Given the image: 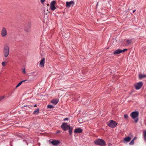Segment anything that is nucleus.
Masks as SVG:
<instances>
[{"label":"nucleus","instance_id":"e433bc0d","mask_svg":"<svg viewBox=\"0 0 146 146\" xmlns=\"http://www.w3.org/2000/svg\"><path fill=\"white\" fill-rule=\"evenodd\" d=\"M34 107H36V104H35L34 106Z\"/></svg>","mask_w":146,"mask_h":146},{"label":"nucleus","instance_id":"1a4fd4ad","mask_svg":"<svg viewBox=\"0 0 146 146\" xmlns=\"http://www.w3.org/2000/svg\"><path fill=\"white\" fill-rule=\"evenodd\" d=\"M66 6L67 7H69L73 5L74 4V2L73 1H71L70 2H66Z\"/></svg>","mask_w":146,"mask_h":146},{"label":"nucleus","instance_id":"dca6fc26","mask_svg":"<svg viewBox=\"0 0 146 146\" xmlns=\"http://www.w3.org/2000/svg\"><path fill=\"white\" fill-rule=\"evenodd\" d=\"M131 140V138L129 137H125L124 139V141L127 142H128Z\"/></svg>","mask_w":146,"mask_h":146},{"label":"nucleus","instance_id":"412c9836","mask_svg":"<svg viewBox=\"0 0 146 146\" xmlns=\"http://www.w3.org/2000/svg\"><path fill=\"white\" fill-rule=\"evenodd\" d=\"M135 137H134L133 139L129 143V144L130 145H133L134 144V139H135Z\"/></svg>","mask_w":146,"mask_h":146},{"label":"nucleus","instance_id":"72a5a7b5","mask_svg":"<svg viewBox=\"0 0 146 146\" xmlns=\"http://www.w3.org/2000/svg\"><path fill=\"white\" fill-rule=\"evenodd\" d=\"M111 145L112 144L111 143H109L108 145V146H111Z\"/></svg>","mask_w":146,"mask_h":146},{"label":"nucleus","instance_id":"7c9ffc66","mask_svg":"<svg viewBox=\"0 0 146 146\" xmlns=\"http://www.w3.org/2000/svg\"><path fill=\"white\" fill-rule=\"evenodd\" d=\"M60 131L59 130H58L57 131V132H56V133H60Z\"/></svg>","mask_w":146,"mask_h":146},{"label":"nucleus","instance_id":"f257e3e1","mask_svg":"<svg viewBox=\"0 0 146 146\" xmlns=\"http://www.w3.org/2000/svg\"><path fill=\"white\" fill-rule=\"evenodd\" d=\"M9 46L6 44L5 45L3 50V54L4 57L7 58L9 54Z\"/></svg>","mask_w":146,"mask_h":146},{"label":"nucleus","instance_id":"a211bd4d","mask_svg":"<svg viewBox=\"0 0 146 146\" xmlns=\"http://www.w3.org/2000/svg\"><path fill=\"white\" fill-rule=\"evenodd\" d=\"M139 78L140 79L144 78H146V75L145 74H140L139 75Z\"/></svg>","mask_w":146,"mask_h":146},{"label":"nucleus","instance_id":"ddd939ff","mask_svg":"<svg viewBox=\"0 0 146 146\" xmlns=\"http://www.w3.org/2000/svg\"><path fill=\"white\" fill-rule=\"evenodd\" d=\"M121 53V50L118 49L114 52L113 54H118Z\"/></svg>","mask_w":146,"mask_h":146},{"label":"nucleus","instance_id":"a878e982","mask_svg":"<svg viewBox=\"0 0 146 146\" xmlns=\"http://www.w3.org/2000/svg\"><path fill=\"white\" fill-rule=\"evenodd\" d=\"M23 73L25 74L26 73V71H25V68H24L23 69Z\"/></svg>","mask_w":146,"mask_h":146},{"label":"nucleus","instance_id":"f3484780","mask_svg":"<svg viewBox=\"0 0 146 146\" xmlns=\"http://www.w3.org/2000/svg\"><path fill=\"white\" fill-rule=\"evenodd\" d=\"M73 127H70L68 129L69 130V132L70 135H71L72 133Z\"/></svg>","mask_w":146,"mask_h":146},{"label":"nucleus","instance_id":"b1692460","mask_svg":"<svg viewBox=\"0 0 146 146\" xmlns=\"http://www.w3.org/2000/svg\"><path fill=\"white\" fill-rule=\"evenodd\" d=\"M1 64L4 67L6 65L7 63L5 62H2Z\"/></svg>","mask_w":146,"mask_h":146},{"label":"nucleus","instance_id":"6ab92c4d","mask_svg":"<svg viewBox=\"0 0 146 146\" xmlns=\"http://www.w3.org/2000/svg\"><path fill=\"white\" fill-rule=\"evenodd\" d=\"M27 80H22L21 81V82H20L16 86V88H17V87H19L20 86L22 82H24L25 81H26Z\"/></svg>","mask_w":146,"mask_h":146},{"label":"nucleus","instance_id":"f03ea898","mask_svg":"<svg viewBox=\"0 0 146 146\" xmlns=\"http://www.w3.org/2000/svg\"><path fill=\"white\" fill-rule=\"evenodd\" d=\"M139 114V112L137 111H133L131 113V116L134 120L135 122L136 123H137L138 121L137 117Z\"/></svg>","mask_w":146,"mask_h":146},{"label":"nucleus","instance_id":"4468645a","mask_svg":"<svg viewBox=\"0 0 146 146\" xmlns=\"http://www.w3.org/2000/svg\"><path fill=\"white\" fill-rule=\"evenodd\" d=\"M24 29L25 32H28L30 31V27L29 26H25L24 27Z\"/></svg>","mask_w":146,"mask_h":146},{"label":"nucleus","instance_id":"aec40b11","mask_svg":"<svg viewBox=\"0 0 146 146\" xmlns=\"http://www.w3.org/2000/svg\"><path fill=\"white\" fill-rule=\"evenodd\" d=\"M126 43L130 45L131 43L132 40L131 39H127L126 41Z\"/></svg>","mask_w":146,"mask_h":146},{"label":"nucleus","instance_id":"2f4dec72","mask_svg":"<svg viewBox=\"0 0 146 146\" xmlns=\"http://www.w3.org/2000/svg\"><path fill=\"white\" fill-rule=\"evenodd\" d=\"M39 109L38 108H37V115L38 114V112H39Z\"/></svg>","mask_w":146,"mask_h":146},{"label":"nucleus","instance_id":"39448f33","mask_svg":"<svg viewBox=\"0 0 146 146\" xmlns=\"http://www.w3.org/2000/svg\"><path fill=\"white\" fill-rule=\"evenodd\" d=\"M70 126L68 125L66 123H63L61 125V127L64 131H66L68 130Z\"/></svg>","mask_w":146,"mask_h":146},{"label":"nucleus","instance_id":"f704fd0d","mask_svg":"<svg viewBox=\"0 0 146 146\" xmlns=\"http://www.w3.org/2000/svg\"><path fill=\"white\" fill-rule=\"evenodd\" d=\"M36 112V110H35L34 111V113H35Z\"/></svg>","mask_w":146,"mask_h":146},{"label":"nucleus","instance_id":"2eb2a0df","mask_svg":"<svg viewBox=\"0 0 146 146\" xmlns=\"http://www.w3.org/2000/svg\"><path fill=\"white\" fill-rule=\"evenodd\" d=\"M58 101L57 99H54L52 100L51 102L53 104L55 105L58 102Z\"/></svg>","mask_w":146,"mask_h":146},{"label":"nucleus","instance_id":"5701e85b","mask_svg":"<svg viewBox=\"0 0 146 146\" xmlns=\"http://www.w3.org/2000/svg\"><path fill=\"white\" fill-rule=\"evenodd\" d=\"M124 116L125 119H128L129 117L127 114H125L124 115Z\"/></svg>","mask_w":146,"mask_h":146},{"label":"nucleus","instance_id":"393cba45","mask_svg":"<svg viewBox=\"0 0 146 146\" xmlns=\"http://www.w3.org/2000/svg\"><path fill=\"white\" fill-rule=\"evenodd\" d=\"M47 107L48 108L51 109L53 108V106L52 105H48Z\"/></svg>","mask_w":146,"mask_h":146},{"label":"nucleus","instance_id":"c85d7f7f","mask_svg":"<svg viewBox=\"0 0 146 146\" xmlns=\"http://www.w3.org/2000/svg\"><path fill=\"white\" fill-rule=\"evenodd\" d=\"M68 118H66L63 119L64 121H65L66 120H68Z\"/></svg>","mask_w":146,"mask_h":146},{"label":"nucleus","instance_id":"7ed1b4c3","mask_svg":"<svg viewBox=\"0 0 146 146\" xmlns=\"http://www.w3.org/2000/svg\"><path fill=\"white\" fill-rule=\"evenodd\" d=\"M1 35L2 37L5 38L8 35V32L6 28L5 27H3L1 29Z\"/></svg>","mask_w":146,"mask_h":146},{"label":"nucleus","instance_id":"4be33fe9","mask_svg":"<svg viewBox=\"0 0 146 146\" xmlns=\"http://www.w3.org/2000/svg\"><path fill=\"white\" fill-rule=\"evenodd\" d=\"M144 138L145 140L146 141V131H144Z\"/></svg>","mask_w":146,"mask_h":146},{"label":"nucleus","instance_id":"9d476101","mask_svg":"<svg viewBox=\"0 0 146 146\" xmlns=\"http://www.w3.org/2000/svg\"><path fill=\"white\" fill-rule=\"evenodd\" d=\"M59 141L57 140H54L51 142V143L54 145H58L60 143Z\"/></svg>","mask_w":146,"mask_h":146},{"label":"nucleus","instance_id":"f8f14e48","mask_svg":"<svg viewBox=\"0 0 146 146\" xmlns=\"http://www.w3.org/2000/svg\"><path fill=\"white\" fill-rule=\"evenodd\" d=\"M82 130L81 129L78 128L74 130V132L75 133H78L82 132Z\"/></svg>","mask_w":146,"mask_h":146},{"label":"nucleus","instance_id":"20e7f679","mask_svg":"<svg viewBox=\"0 0 146 146\" xmlns=\"http://www.w3.org/2000/svg\"><path fill=\"white\" fill-rule=\"evenodd\" d=\"M94 143L96 145L100 146H104L106 145L105 141L103 140L100 139H98L95 141Z\"/></svg>","mask_w":146,"mask_h":146},{"label":"nucleus","instance_id":"423d86ee","mask_svg":"<svg viewBox=\"0 0 146 146\" xmlns=\"http://www.w3.org/2000/svg\"><path fill=\"white\" fill-rule=\"evenodd\" d=\"M117 125V123L115 121L111 120L110 122L108 124V126L111 128L115 127Z\"/></svg>","mask_w":146,"mask_h":146},{"label":"nucleus","instance_id":"9b49d317","mask_svg":"<svg viewBox=\"0 0 146 146\" xmlns=\"http://www.w3.org/2000/svg\"><path fill=\"white\" fill-rule=\"evenodd\" d=\"M45 62V59L43 58L40 61V64L39 66L40 67H44V64Z\"/></svg>","mask_w":146,"mask_h":146},{"label":"nucleus","instance_id":"473e14b6","mask_svg":"<svg viewBox=\"0 0 146 146\" xmlns=\"http://www.w3.org/2000/svg\"><path fill=\"white\" fill-rule=\"evenodd\" d=\"M40 144L39 143H37V145H38V146H40Z\"/></svg>","mask_w":146,"mask_h":146},{"label":"nucleus","instance_id":"0eeeda50","mask_svg":"<svg viewBox=\"0 0 146 146\" xmlns=\"http://www.w3.org/2000/svg\"><path fill=\"white\" fill-rule=\"evenodd\" d=\"M143 84V82H141L136 84L135 86V89L137 90L139 89L142 86Z\"/></svg>","mask_w":146,"mask_h":146},{"label":"nucleus","instance_id":"c756f323","mask_svg":"<svg viewBox=\"0 0 146 146\" xmlns=\"http://www.w3.org/2000/svg\"><path fill=\"white\" fill-rule=\"evenodd\" d=\"M45 1V0H41V2L42 3H43Z\"/></svg>","mask_w":146,"mask_h":146},{"label":"nucleus","instance_id":"c9c22d12","mask_svg":"<svg viewBox=\"0 0 146 146\" xmlns=\"http://www.w3.org/2000/svg\"><path fill=\"white\" fill-rule=\"evenodd\" d=\"M135 11H136V10H134L133 11V13H134V12Z\"/></svg>","mask_w":146,"mask_h":146},{"label":"nucleus","instance_id":"bb28decb","mask_svg":"<svg viewBox=\"0 0 146 146\" xmlns=\"http://www.w3.org/2000/svg\"><path fill=\"white\" fill-rule=\"evenodd\" d=\"M4 98V96L0 97V101L2 100Z\"/></svg>","mask_w":146,"mask_h":146},{"label":"nucleus","instance_id":"cd10ccee","mask_svg":"<svg viewBox=\"0 0 146 146\" xmlns=\"http://www.w3.org/2000/svg\"><path fill=\"white\" fill-rule=\"evenodd\" d=\"M127 49H123L122 50H121V52H124L125 51H127Z\"/></svg>","mask_w":146,"mask_h":146},{"label":"nucleus","instance_id":"6e6552de","mask_svg":"<svg viewBox=\"0 0 146 146\" xmlns=\"http://www.w3.org/2000/svg\"><path fill=\"white\" fill-rule=\"evenodd\" d=\"M56 2L55 1H52L50 3V8L52 10H54L56 8L54 6L55 4L56 3Z\"/></svg>","mask_w":146,"mask_h":146}]
</instances>
